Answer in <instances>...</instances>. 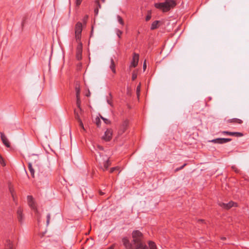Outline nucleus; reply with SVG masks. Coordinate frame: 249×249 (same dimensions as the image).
Instances as JSON below:
<instances>
[{
    "label": "nucleus",
    "instance_id": "nucleus-2",
    "mask_svg": "<svg viewBox=\"0 0 249 249\" xmlns=\"http://www.w3.org/2000/svg\"><path fill=\"white\" fill-rule=\"evenodd\" d=\"M176 5V2L174 0H165L164 2L157 3L155 4V6L162 10L163 12H166L174 8Z\"/></svg>",
    "mask_w": 249,
    "mask_h": 249
},
{
    "label": "nucleus",
    "instance_id": "nucleus-6",
    "mask_svg": "<svg viewBox=\"0 0 249 249\" xmlns=\"http://www.w3.org/2000/svg\"><path fill=\"white\" fill-rule=\"evenodd\" d=\"M218 204L221 207H222L226 209H227V210L230 209L232 207H237V203H234L233 201H230L228 203L219 202L218 203Z\"/></svg>",
    "mask_w": 249,
    "mask_h": 249
},
{
    "label": "nucleus",
    "instance_id": "nucleus-24",
    "mask_svg": "<svg viewBox=\"0 0 249 249\" xmlns=\"http://www.w3.org/2000/svg\"><path fill=\"white\" fill-rule=\"evenodd\" d=\"M117 20L118 22L122 25L124 24V22L122 18L120 16H117Z\"/></svg>",
    "mask_w": 249,
    "mask_h": 249
},
{
    "label": "nucleus",
    "instance_id": "nucleus-29",
    "mask_svg": "<svg viewBox=\"0 0 249 249\" xmlns=\"http://www.w3.org/2000/svg\"><path fill=\"white\" fill-rule=\"evenodd\" d=\"M141 90V84H139V85L138 86L137 88V94L138 97L140 96V93Z\"/></svg>",
    "mask_w": 249,
    "mask_h": 249
},
{
    "label": "nucleus",
    "instance_id": "nucleus-40",
    "mask_svg": "<svg viewBox=\"0 0 249 249\" xmlns=\"http://www.w3.org/2000/svg\"><path fill=\"white\" fill-rule=\"evenodd\" d=\"M95 2H96V4H97V8H100L101 6L100 4L99 3V0H97L95 1Z\"/></svg>",
    "mask_w": 249,
    "mask_h": 249
},
{
    "label": "nucleus",
    "instance_id": "nucleus-34",
    "mask_svg": "<svg viewBox=\"0 0 249 249\" xmlns=\"http://www.w3.org/2000/svg\"><path fill=\"white\" fill-rule=\"evenodd\" d=\"M118 170H119V167H113V168H111L110 172V173H112L114 171Z\"/></svg>",
    "mask_w": 249,
    "mask_h": 249
},
{
    "label": "nucleus",
    "instance_id": "nucleus-9",
    "mask_svg": "<svg viewBox=\"0 0 249 249\" xmlns=\"http://www.w3.org/2000/svg\"><path fill=\"white\" fill-rule=\"evenodd\" d=\"M23 210L21 208H18L17 211V218L18 222L22 224L24 220V215L23 214Z\"/></svg>",
    "mask_w": 249,
    "mask_h": 249
},
{
    "label": "nucleus",
    "instance_id": "nucleus-21",
    "mask_svg": "<svg viewBox=\"0 0 249 249\" xmlns=\"http://www.w3.org/2000/svg\"><path fill=\"white\" fill-rule=\"evenodd\" d=\"M9 191L11 193V196L13 197V199L14 201H16V198L15 197V195H14V189L12 187H11V186H9Z\"/></svg>",
    "mask_w": 249,
    "mask_h": 249
},
{
    "label": "nucleus",
    "instance_id": "nucleus-7",
    "mask_svg": "<svg viewBox=\"0 0 249 249\" xmlns=\"http://www.w3.org/2000/svg\"><path fill=\"white\" fill-rule=\"evenodd\" d=\"M77 43L78 44L76 49V58L78 60H80L82 58V44L81 42Z\"/></svg>",
    "mask_w": 249,
    "mask_h": 249
},
{
    "label": "nucleus",
    "instance_id": "nucleus-22",
    "mask_svg": "<svg viewBox=\"0 0 249 249\" xmlns=\"http://www.w3.org/2000/svg\"><path fill=\"white\" fill-rule=\"evenodd\" d=\"M109 96L110 97L109 98L107 97V103L109 105H110L111 106H113V104H112V101H111L112 95H111V93H109Z\"/></svg>",
    "mask_w": 249,
    "mask_h": 249
},
{
    "label": "nucleus",
    "instance_id": "nucleus-45",
    "mask_svg": "<svg viewBox=\"0 0 249 249\" xmlns=\"http://www.w3.org/2000/svg\"><path fill=\"white\" fill-rule=\"evenodd\" d=\"M88 18V16H86L84 20H86Z\"/></svg>",
    "mask_w": 249,
    "mask_h": 249
},
{
    "label": "nucleus",
    "instance_id": "nucleus-11",
    "mask_svg": "<svg viewBox=\"0 0 249 249\" xmlns=\"http://www.w3.org/2000/svg\"><path fill=\"white\" fill-rule=\"evenodd\" d=\"M139 55L136 53H134L132 61L131 62L130 67H135L137 66L139 62Z\"/></svg>",
    "mask_w": 249,
    "mask_h": 249
},
{
    "label": "nucleus",
    "instance_id": "nucleus-12",
    "mask_svg": "<svg viewBox=\"0 0 249 249\" xmlns=\"http://www.w3.org/2000/svg\"><path fill=\"white\" fill-rule=\"evenodd\" d=\"M128 125V122L127 121H125L122 124L121 128L118 132V136L122 135L125 130L126 129L127 126Z\"/></svg>",
    "mask_w": 249,
    "mask_h": 249
},
{
    "label": "nucleus",
    "instance_id": "nucleus-27",
    "mask_svg": "<svg viewBox=\"0 0 249 249\" xmlns=\"http://www.w3.org/2000/svg\"><path fill=\"white\" fill-rule=\"evenodd\" d=\"M95 123L98 127H99L100 126L101 124V121L100 120V118L99 117H97L95 119Z\"/></svg>",
    "mask_w": 249,
    "mask_h": 249
},
{
    "label": "nucleus",
    "instance_id": "nucleus-44",
    "mask_svg": "<svg viewBox=\"0 0 249 249\" xmlns=\"http://www.w3.org/2000/svg\"><path fill=\"white\" fill-rule=\"evenodd\" d=\"M80 114L82 115L83 114V110L82 109V111H81L80 110Z\"/></svg>",
    "mask_w": 249,
    "mask_h": 249
},
{
    "label": "nucleus",
    "instance_id": "nucleus-3",
    "mask_svg": "<svg viewBox=\"0 0 249 249\" xmlns=\"http://www.w3.org/2000/svg\"><path fill=\"white\" fill-rule=\"evenodd\" d=\"M82 31V25L80 22H78L75 26V37L77 42H80L81 38V33Z\"/></svg>",
    "mask_w": 249,
    "mask_h": 249
},
{
    "label": "nucleus",
    "instance_id": "nucleus-28",
    "mask_svg": "<svg viewBox=\"0 0 249 249\" xmlns=\"http://www.w3.org/2000/svg\"><path fill=\"white\" fill-rule=\"evenodd\" d=\"M110 162L109 160H107V161L104 164V167H105V168L106 169H107L108 168V167L110 165Z\"/></svg>",
    "mask_w": 249,
    "mask_h": 249
},
{
    "label": "nucleus",
    "instance_id": "nucleus-20",
    "mask_svg": "<svg viewBox=\"0 0 249 249\" xmlns=\"http://www.w3.org/2000/svg\"><path fill=\"white\" fill-rule=\"evenodd\" d=\"M158 24L159 21H155L154 22H153L151 25V29L154 30L156 29L158 27Z\"/></svg>",
    "mask_w": 249,
    "mask_h": 249
},
{
    "label": "nucleus",
    "instance_id": "nucleus-23",
    "mask_svg": "<svg viewBox=\"0 0 249 249\" xmlns=\"http://www.w3.org/2000/svg\"><path fill=\"white\" fill-rule=\"evenodd\" d=\"M74 114H75V119L78 121V122H79L80 121H82V120L80 118V115L75 110L74 111Z\"/></svg>",
    "mask_w": 249,
    "mask_h": 249
},
{
    "label": "nucleus",
    "instance_id": "nucleus-32",
    "mask_svg": "<svg viewBox=\"0 0 249 249\" xmlns=\"http://www.w3.org/2000/svg\"><path fill=\"white\" fill-rule=\"evenodd\" d=\"M122 33H123V32L121 31H120V30L117 29L116 30V34L119 38L121 37V35L122 34Z\"/></svg>",
    "mask_w": 249,
    "mask_h": 249
},
{
    "label": "nucleus",
    "instance_id": "nucleus-13",
    "mask_svg": "<svg viewBox=\"0 0 249 249\" xmlns=\"http://www.w3.org/2000/svg\"><path fill=\"white\" fill-rule=\"evenodd\" d=\"M1 139L4 145L7 147H10V143L6 137L4 135L3 133H1Z\"/></svg>",
    "mask_w": 249,
    "mask_h": 249
},
{
    "label": "nucleus",
    "instance_id": "nucleus-16",
    "mask_svg": "<svg viewBox=\"0 0 249 249\" xmlns=\"http://www.w3.org/2000/svg\"><path fill=\"white\" fill-rule=\"evenodd\" d=\"M15 244L13 242L9 241L6 249H15Z\"/></svg>",
    "mask_w": 249,
    "mask_h": 249
},
{
    "label": "nucleus",
    "instance_id": "nucleus-47",
    "mask_svg": "<svg viewBox=\"0 0 249 249\" xmlns=\"http://www.w3.org/2000/svg\"><path fill=\"white\" fill-rule=\"evenodd\" d=\"M89 94H90V93L89 92L88 94H87V96H89Z\"/></svg>",
    "mask_w": 249,
    "mask_h": 249
},
{
    "label": "nucleus",
    "instance_id": "nucleus-26",
    "mask_svg": "<svg viewBox=\"0 0 249 249\" xmlns=\"http://www.w3.org/2000/svg\"><path fill=\"white\" fill-rule=\"evenodd\" d=\"M100 117L101 119H102L104 121V122L107 124H110V122L106 118H104L103 116H102L101 115H100Z\"/></svg>",
    "mask_w": 249,
    "mask_h": 249
},
{
    "label": "nucleus",
    "instance_id": "nucleus-19",
    "mask_svg": "<svg viewBox=\"0 0 249 249\" xmlns=\"http://www.w3.org/2000/svg\"><path fill=\"white\" fill-rule=\"evenodd\" d=\"M110 68L112 70V72L114 73L116 72L115 69V64L113 59H111V65L110 66Z\"/></svg>",
    "mask_w": 249,
    "mask_h": 249
},
{
    "label": "nucleus",
    "instance_id": "nucleus-14",
    "mask_svg": "<svg viewBox=\"0 0 249 249\" xmlns=\"http://www.w3.org/2000/svg\"><path fill=\"white\" fill-rule=\"evenodd\" d=\"M222 133L227 134L231 136H235L236 137H241L243 136V134L239 132H231L228 131H223Z\"/></svg>",
    "mask_w": 249,
    "mask_h": 249
},
{
    "label": "nucleus",
    "instance_id": "nucleus-41",
    "mask_svg": "<svg viewBox=\"0 0 249 249\" xmlns=\"http://www.w3.org/2000/svg\"><path fill=\"white\" fill-rule=\"evenodd\" d=\"M146 68V61L145 60L144 63H143V71L145 70Z\"/></svg>",
    "mask_w": 249,
    "mask_h": 249
},
{
    "label": "nucleus",
    "instance_id": "nucleus-33",
    "mask_svg": "<svg viewBox=\"0 0 249 249\" xmlns=\"http://www.w3.org/2000/svg\"><path fill=\"white\" fill-rule=\"evenodd\" d=\"M0 163L2 166L5 165V163L4 161V160L2 158V157L0 155Z\"/></svg>",
    "mask_w": 249,
    "mask_h": 249
},
{
    "label": "nucleus",
    "instance_id": "nucleus-35",
    "mask_svg": "<svg viewBox=\"0 0 249 249\" xmlns=\"http://www.w3.org/2000/svg\"><path fill=\"white\" fill-rule=\"evenodd\" d=\"M32 156L34 157V159H33L35 160V163L36 162V160H37L38 159V156L37 155H32Z\"/></svg>",
    "mask_w": 249,
    "mask_h": 249
},
{
    "label": "nucleus",
    "instance_id": "nucleus-48",
    "mask_svg": "<svg viewBox=\"0 0 249 249\" xmlns=\"http://www.w3.org/2000/svg\"><path fill=\"white\" fill-rule=\"evenodd\" d=\"M225 239H226V238H225V237H223V238H222V240H225Z\"/></svg>",
    "mask_w": 249,
    "mask_h": 249
},
{
    "label": "nucleus",
    "instance_id": "nucleus-39",
    "mask_svg": "<svg viewBox=\"0 0 249 249\" xmlns=\"http://www.w3.org/2000/svg\"><path fill=\"white\" fill-rule=\"evenodd\" d=\"M50 217H51L50 214H48L47 215V225H48L49 224V222H50Z\"/></svg>",
    "mask_w": 249,
    "mask_h": 249
},
{
    "label": "nucleus",
    "instance_id": "nucleus-18",
    "mask_svg": "<svg viewBox=\"0 0 249 249\" xmlns=\"http://www.w3.org/2000/svg\"><path fill=\"white\" fill-rule=\"evenodd\" d=\"M149 249H157L155 243L152 241H149L148 242Z\"/></svg>",
    "mask_w": 249,
    "mask_h": 249
},
{
    "label": "nucleus",
    "instance_id": "nucleus-30",
    "mask_svg": "<svg viewBox=\"0 0 249 249\" xmlns=\"http://www.w3.org/2000/svg\"><path fill=\"white\" fill-rule=\"evenodd\" d=\"M79 123V126L81 127L82 130L83 131H86V129L84 126V125H83V124L82 123V121H80L79 122H78Z\"/></svg>",
    "mask_w": 249,
    "mask_h": 249
},
{
    "label": "nucleus",
    "instance_id": "nucleus-31",
    "mask_svg": "<svg viewBox=\"0 0 249 249\" xmlns=\"http://www.w3.org/2000/svg\"><path fill=\"white\" fill-rule=\"evenodd\" d=\"M76 98H79L80 92V90L79 88L76 87Z\"/></svg>",
    "mask_w": 249,
    "mask_h": 249
},
{
    "label": "nucleus",
    "instance_id": "nucleus-42",
    "mask_svg": "<svg viewBox=\"0 0 249 249\" xmlns=\"http://www.w3.org/2000/svg\"><path fill=\"white\" fill-rule=\"evenodd\" d=\"M98 11H99V10H98V8H96L95 9V10H94V13H95V15H98Z\"/></svg>",
    "mask_w": 249,
    "mask_h": 249
},
{
    "label": "nucleus",
    "instance_id": "nucleus-49",
    "mask_svg": "<svg viewBox=\"0 0 249 249\" xmlns=\"http://www.w3.org/2000/svg\"><path fill=\"white\" fill-rule=\"evenodd\" d=\"M102 0V1L103 2H105V0Z\"/></svg>",
    "mask_w": 249,
    "mask_h": 249
},
{
    "label": "nucleus",
    "instance_id": "nucleus-37",
    "mask_svg": "<svg viewBox=\"0 0 249 249\" xmlns=\"http://www.w3.org/2000/svg\"><path fill=\"white\" fill-rule=\"evenodd\" d=\"M149 14L148 16H147V17H146V18H145V20L146 21H148L151 18V15H150L151 11H149Z\"/></svg>",
    "mask_w": 249,
    "mask_h": 249
},
{
    "label": "nucleus",
    "instance_id": "nucleus-17",
    "mask_svg": "<svg viewBox=\"0 0 249 249\" xmlns=\"http://www.w3.org/2000/svg\"><path fill=\"white\" fill-rule=\"evenodd\" d=\"M227 121H228V122H229V123H238L240 124L242 123V121L241 120H240V119H237V118L230 119V120H228Z\"/></svg>",
    "mask_w": 249,
    "mask_h": 249
},
{
    "label": "nucleus",
    "instance_id": "nucleus-38",
    "mask_svg": "<svg viewBox=\"0 0 249 249\" xmlns=\"http://www.w3.org/2000/svg\"><path fill=\"white\" fill-rule=\"evenodd\" d=\"M136 78H137V74L135 73V72H133L132 76V80H134L136 79Z\"/></svg>",
    "mask_w": 249,
    "mask_h": 249
},
{
    "label": "nucleus",
    "instance_id": "nucleus-46",
    "mask_svg": "<svg viewBox=\"0 0 249 249\" xmlns=\"http://www.w3.org/2000/svg\"><path fill=\"white\" fill-rule=\"evenodd\" d=\"M99 148L100 149H103V148H102L101 146H99Z\"/></svg>",
    "mask_w": 249,
    "mask_h": 249
},
{
    "label": "nucleus",
    "instance_id": "nucleus-8",
    "mask_svg": "<svg viewBox=\"0 0 249 249\" xmlns=\"http://www.w3.org/2000/svg\"><path fill=\"white\" fill-rule=\"evenodd\" d=\"M122 242L123 243V245L125 247L126 249H135L134 248H133L132 245L130 242L129 239L126 237H124L122 239Z\"/></svg>",
    "mask_w": 249,
    "mask_h": 249
},
{
    "label": "nucleus",
    "instance_id": "nucleus-25",
    "mask_svg": "<svg viewBox=\"0 0 249 249\" xmlns=\"http://www.w3.org/2000/svg\"><path fill=\"white\" fill-rule=\"evenodd\" d=\"M77 98V102L76 104L77 106V107L79 108V109L82 111V109L80 107V97L79 98Z\"/></svg>",
    "mask_w": 249,
    "mask_h": 249
},
{
    "label": "nucleus",
    "instance_id": "nucleus-4",
    "mask_svg": "<svg viewBox=\"0 0 249 249\" xmlns=\"http://www.w3.org/2000/svg\"><path fill=\"white\" fill-rule=\"evenodd\" d=\"M27 203L29 207L34 210L36 213H38V210L36 207V202H35L34 198L31 196H28Z\"/></svg>",
    "mask_w": 249,
    "mask_h": 249
},
{
    "label": "nucleus",
    "instance_id": "nucleus-5",
    "mask_svg": "<svg viewBox=\"0 0 249 249\" xmlns=\"http://www.w3.org/2000/svg\"><path fill=\"white\" fill-rule=\"evenodd\" d=\"M113 131L111 129L108 128L105 131L104 135L102 139L106 141H109L112 138Z\"/></svg>",
    "mask_w": 249,
    "mask_h": 249
},
{
    "label": "nucleus",
    "instance_id": "nucleus-15",
    "mask_svg": "<svg viewBox=\"0 0 249 249\" xmlns=\"http://www.w3.org/2000/svg\"><path fill=\"white\" fill-rule=\"evenodd\" d=\"M28 168L32 176L34 178L35 177V171L32 167V163L31 162L28 163Z\"/></svg>",
    "mask_w": 249,
    "mask_h": 249
},
{
    "label": "nucleus",
    "instance_id": "nucleus-36",
    "mask_svg": "<svg viewBox=\"0 0 249 249\" xmlns=\"http://www.w3.org/2000/svg\"><path fill=\"white\" fill-rule=\"evenodd\" d=\"M82 1V0H76V6H79L80 5Z\"/></svg>",
    "mask_w": 249,
    "mask_h": 249
},
{
    "label": "nucleus",
    "instance_id": "nucleus-43",
    "mask_svg": "<svg viewBox=\"0 0 249 249\" xmlns=\"http://www.w3.org/2000/svg\"><path fill=\"white\" fill-rule=\"evenodd\" d=\"M100 195H104V193L103 192H101V191H100Z\"/></svg>",
    "mask_w": 249,
    "mask_h": 249
},
{
    "label": "nucleus",
    "instance_id": "nucleus-10",
    "mask_svg": "<svg viewBox=\"0 0 249 249\" xmlns=\"http://www.w3.org/2000/svg\"><path fill=\"white\" fill-rule=\"evenodd\" d=\"M231 141V139L218 138V139L213 140L211 142L213 143L222 144V143H224L229 142Z\"/></svg>",
    "mask_w": 249,
    "mask_h": 249
},
{
    "label": "nucleus",
    "instance_id": "nucleus-1",
    "mask_svg": "<svg viewBox=\"0 0 249 249\" xmlns=\"http://www.w3.org/2000/svg\"><path fill=\"white\" fill-rule=\"evenodd\" d=\"M133 242L135 249H148L147 246L143 242V234L138 230L134 231L132 233Z\"/></svg>",
    "mask_w": 249,
    "mask_h": 249
}]
</instances>
